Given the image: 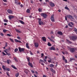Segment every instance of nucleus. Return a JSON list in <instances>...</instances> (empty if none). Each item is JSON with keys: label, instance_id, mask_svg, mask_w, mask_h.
Listing matches in <instances>:
<instances>
[{"label": "nucleus", "instance_id": "nucleus-1", "mask_svg": "<svg viewBox=\"0 0 77 77\" xmlns=\"http://www.w3.org/2000/svg\"><path fill=\"white\" fill-rule=\"evenodd\" d=\"M67 48L69 50L71 53H74L75 51V48H69V46H67Z\"/></svg>", "mask_w": 77, "mask_h": 77}, {"label": "nucleus", "instance_id": "nucleus-2", "mask_svg": "<svg viewBox=\"0 0 77 77\" xmlns=\"http://www.w3.org/2000/svg\"><path fill=\"white\" fill-rule=\"evenodd\" d=\"M70 40H72L73 41H74V40L77 39V37L75 35H73L70 37Z\"/></svg>", "mask_w": 77, "mask_h": 77}, {"label": "nucleus", "instance_id": "nucleus-3", "mask_svg": "<svg viewBox=\"0 0 77 77\" xmlns=\"http://www.w3.org/2000/svg\"><path fill=\"white\" fill-rule=\"evenodd\" d=\"M41 15L42 17H43V18H46L48 16V15H47V14H45L44 13H41Z\"/></svg>", "mask_w": 77, "mask_h": 77}, {"label": "nucleus", "instance_id": "nucleus-4", "mask_svg": "<svg viewBox=\"0 0 77 77\" xmlns=\"http://www.w3.org/2000/svg\"><path fill=\"white\" fill-rule=\"evenodd\" d=\"M2 68L4 70H7L8 71H10V70H11L10 68H7V67H6L5 66H3Z\"/></svg>", "mask_w": 77, "mask_h": 77}, {"label": "nucleus", "instance_id": "nucleus-5", "mask_svg": "<svg viewBox=\"0 0 77 77\" xmlns=\"http://www.w3.org/2000/svg\"><path fill=\"white\" fill-rule=\"evenodd\" d=\"M18 48L19 49V51L20 52H23V51H24V50H25V48H21L20 47H19Z\"/></svg>", "mask_w": 77, "mask_h": 77}, {"label": "nucleus", "instance_id": "nucleus-6", "mask_svg": "<svg viewBox=\"0 0 77 77\" xmlns=\"http://www.w3.org/2000/svg\"><path fill=\"white\" fill-rule=\"evenodd\" d=\"M7 12L8 14H12L13 13V11L11 10L10 9H8L7 10Z\"/></svg>", "mask_w": 77, "mask_h": 77}, {"label": "nucleus", "instance_id": "nucleus-7", "mask_svg": "<svg viewBox=\"0 0 77 77\" xmlns=\"http://www.w3.org/2000/svg\"><path fill=\"white\" fill-rule=\"evenodd\" d=\"M67 18H69V19H72V20H74V17L71 15H67Z\"/></svg>", "mask_w": 77, "mask_h": 77}, {"label": "nucleus", "instance_id": "nucleus-8", "mask_svg": "<svg viewBox=\"0 0 77 77\" xmlns=\"http://www.w3.org/2000/svg\"><path fill=\"white\" fill-rule=\"evenodd\" d=\"M51 19L52 22H54V14H52L51 16Z\"/></svg>", "mask_w": 77, "mask_h": 77}, {"label": "nucleus", "instance_id": "nucleus-9", "mask_svg": "<svg viewBox=\"0 0 77 77\" xmlns=\"http://www.w3.org/2000/svg\"><path fill=\"white\" fill-rule=\"evenodd\" d=\"M34 45L35 47L38 48L39 46V44L37 42H35L34 43Z\"/></svg>", "mask_w": 77, "mask_h": 77}, {"label": "nucleus", "instance_id": "nucleus-10", "mask_svg": "<svg viewBox=\"0 0 77 77\" xmlns=\"http://www.w3.org/2000/svg\"><path fill=\"white\" fill-rule=\"evenodd\" d=\"M49 4L51 6V7H54V6H55L54 4L52 3L51 2H49Z\"/></svg>", "mask_w": 77, "mask_h": 77}, {"label": "nucleus", "instance_id": "nucleus-11", "mask_svg": "<svg viewBox=\"0 0 77 77\" xmlns=\"http://www.w3.org/2000/svg\"><path fill=\"white\" fill-rule=\"evenodd\" d=\"M50 50H56V49H55V48L53 46H52L49 48Z\"/></svg>", "mask_w": 77, "mask_h": 77}, {"label": "nucleus", "instance_id": "nucleus-12", "mask_svg": "<svg viewBox=\"0 0 77 77\" xmlns=\"http://www.w3.org/2000/svg\"><path fill=\"white\" fill-rule=\"evenodd\" d=\"M24 72L27 75V74H28V72H29V70L27 69H25Z\"/></svg>", "mask_w": 77, "mask_h": 77}, {"label": "nucleus", "instance_id": "nucleus-13", "mask_svg": "<svg viewBox=\"0 0 77 77\" xmlns=\"http://www.w3.org/2000/svg\"><path fill=\"white\" fill-rule=\"evenodd\" d=\"M42 39L43 41L44 42H46V41H47V39H46V38L45 37H42Z\"/></svg>", "mask_w": 77, "mask_h": 77}, {"label": "nucleus", "instance_id": "nucleus-14", "mask_svg": "<svg viewBox=\"0 0 77 77\" xmlns=\"http://www.w3.org/2000/svg\"><path fill=\"white\" fill-rule=\"evenodd\" d=\"M28 65H29V66H31V67L33 68V64H32V63L29 62L28 63Z\"/></svg>", "mask_w": 77, "mask_h": 77}, {"label": "nucleus", "instance_id": "nucleus-15", "mask_svg": "<svg viewBox=\"0 0 77 77\" xmlns=\"http://www.w3.org/2000/svg\"><path fill=\"white\" fill-rule=\"evenodd\" d=\"M8 17L9 20H11V19H12V18H14V16L12 15H9Z\"/></svg>", "mask_w": 77, "mask_h": 77}, {"label": "nucleus", "instance_id": "nucleus-16", "mask_svg": "<svg viewBox=\"0 0 77 77\" xmlns=\"http://www.w3.org/2000/svg\"><path fill=\"white\" fill-rule=\"evenodd\" d=\"M14 41L16 42H19V43H21V41L18 40L17 39H15Z\"/></svg>", "mask_w": 77, "mask_h": 77}, {"label": "nucleus", "instance_id": "nucleus-17", "mask_svg": "<svg viewBox=\"0 0 77 77\" xmlns=\"http://www.w3.org/2000/svg\"><path fill=\"white\" fill-rule=\"evenodd\" d=\"M4 51V52H5V53L7 54V55H8V56H11V54L8 53V52H7L6 51Z\"/></svg>", "mask_w": 77, "mask_h": 77}, {"label": "nucleus", "instance_id": "nucleus-18", "mask_svg": "<svg viewBox=\"0 0 77 77\" xmlns=\"http://www.w3.org/2000/svg\"><path fill=\"white\" fill-rule=\"evenodd\" d=\"M26 45L27 48H28V49H30V47H29V44L27 43H26Z\"/></svg>", "mask_w": 77, "mask_h": 77}, {"label": "nucleus", "instance_id": "nucleus-19", "mask_svg": "<svg viewBox=\"0 0 77 77\" xmlns=\"http://www.w3.org/2000/svg\"><path fill=\"white\" fill-rule=\"evenodd\" d=\"M38 23L40 26H41L42 24H43V22H42V21H39V22H38Z\"/></svg>", "mask_w": 77, "mask_h": 77}, {"label": "nucleus", "instance_id": "nucleus-20", "mask_svg": "<svg viewBox=\"0 0 77 77\" xmlns=\"http://www.w3.org/2000/svg\"><path fill=\"white\" fill-rule=\"evenodd\" d=\"M57 33L58 35H63L62 32L60 31H58Z\"/></svg>", "mask_w": 77, "mask_h": 77}, {"label": "nucleus", "instance_id": "nucleus-21", "mask_svg": "<svg viewBox=\"0 0 77 77\" xmlns=\"http://www.w3.org/2000/svg\"><path fill=\"white\" fill-rule=\"evenodd\" d=\"M26 12L27 13H28V14H30V9H28L26 10Z\"/></svg>", "mask_w": 77, "mask_h": 77}, {"label": "nucleus", "instance_id": "nucleus-22", "mask_svg": "<svg viewBox=\"0 0 77 77\" xmlns=\"http://www.w3.org/2000/svg\"><path fill=\"white\" fill-rule=\"evenodd\" d=\"M66 41L68 43H69V44H72V42L68 39H66Z\"/></svg>", "mask_w": 77, "mask_h": 77}, {"label": "nucleus", "instance_id": "nucleus-23", "mask_svg": "<svg viewBox=\"0 0 77 77\" xmlns=\"http://www.w3.org/2000/svg\"><path fill=\"white\" fill-rule=\"evenodd\" d=\"M19 22L21 23V24H25V23L23 22V21L21 20H19Z\"/></svg>", "mask_w": 77, "mask_h": 77}, {"label": "nucleus", "instance_id": "nucleus-24", "mask_svg": "<svg viewBox=\"0 0 77 77\" xmlns=\"http://www.w3.org/2000/svg\"><path fill=\"white\" fill-rule=\"evenodd\" d=\"M26 58L28 62H30V57H26Z\"/></svg>", "mask_w": 77, "mask_h": 77}, {"label": "nucleus", "instance_id": "nucleus-25", "mask_svg": "<svg viewBox=\"0 0 77 77\" xmlns=\"http://www.w3.org/2000/svg\"><path fill=\"white\" fill-rule=\"evenodd\" d=\"M15 30L17 32V33H21V31H20V30H18V29H15Z\"/></svg>", "mask_w": 77, "mask_h": 77}, {"label": "nucleus", "instance_id": "nucleus-26", "mask_svg": "<svg viewBox=\"0 0 77 77\" xmlns=\"http://www.w3.org/2000/svg\"><path fill=\"white\" fill-rule=\"evenodd\" d=\"M11 67L14 68V69H17V68L13 65H11Z\"/></svg>", "mask_w": 77, "mask_h": 77}, {"label": "nucleus", "instance_id": "nucleus-27", "mask_svg": "<svg viewBox=\"0 0 77 77\" xmlns=\"http://www.w3.org/2000/svg\"><path fill=\"white\" fill-rule=\"evenodd\" d=\"M20 74H19V73H17L15 74V76L16 77H18L19 76Z\"/></svg>", "mask_w": 77, "mask_h": 77}, {"label": "nucleus", "instance_id": "nucleus-28", "mask_svg": "<svg viewBox=\"0 0 77 77\" xmlns=\"http://www.w3.org/2000/svg\"><path fill=\"white\" fill-rule=\"evenodd\" d=\"M18 51V49L17 48H16L14 49V52H15V53H17V51Z\"/></svg>", "mask_w": 77, "mask_h": 77}, {"label": "nucleus", "instance_id": "nucleus-29", "mask_svg": "<svg viewBox=\"0 0 77 77\" xmlns=\"http://www.w3.org/2000/svg\"><path fill=\"white\" fill-rule=\"evenodd\" d=\"M50 67L51 68H53V67H54V65L53 64H51L50 65Z\"/></svg>", "mask_w": 77, "mask_h": 77}, {"label": "nucleus", "instance_id": "nucleus-30", "mask_svg": "<svg viewBox=\"0 0 77 77\" xmlns=\"http://www.w3.org/2000/svg\"><path fill=\"white\" fill-rule=\"evenodd\" d=\"M4 21L5 23H8V20L6 19H4Z\"/></svg>", "mask_w": 77, "mask_h": 77}, {"label": "nucleus", "instance_id": "nucleus-31", "mask_svg": "<svg viewBox=\"0 0 77 77\" xmlns=\"http://www.w3.org/2000/svg\"><path fill=\"white\" fill-rule=\"evenodd\" d=\"M45 59H44V61H45V62H47V56H45Z\"/></svg>", "mask_w": 77, "mask_h": 77}, {"label": "nucleus", "instance_id": "nucleus-32", "mask_svg": "<svg viewBox=\"0 0 77 77\" xmlns=\"http://www.w3.org/2000/svg\"><path fill=\"white\" fill-rule=\"evenodd\" d=\"M48 45L49 47H51V44L50 43L48 42Z\"/></svg>", "mask_w": 77, "mask_h": 77}, {"label": "nucleus", "instance_id": "nucleus-33", "mask_svg": "<svg viewBox=\"0 0 77 77\" xmlns=\"http://www.w3.org/2000/svg\"><path fill=\"white\" fill-rule=\"evenodd\" d=\"M9 61H11L10 60H7V63H8V64H9V63H10L9 62Z\"/></svg>", "mask_w": 77, "mask_h": 77}, {"label": "nucleus", "instance_id": "nucleus-34", "mask_svg": "<svg viewBox=\"0 0 77 77\" xmlns=\"http://www.w3.org/2000/svg\"><path fill=\"white\" fill-rule=\"evenodd\" d=\"M9 40H10L11 42H14V40L13 39L10 38H9Z\"/></svg>", "mask_w": 77, "mask_h": 77}, {"label": "nucleus", "instance_id": "nucleus-35", "mask_svg": "<svg viewBox=\"0 0 77 77\" xmlns=\"http://www.w3.org/2000/svg\"><path fill=\"white\" fill-rule=\"evenodd\" d=\"M29 51L31 55H33V54L32 52V51Z\"/></svg>", "mask_w": 77, "mask_h": 77}, {"label": "nucleus", "instance_id": "nucleus-36", "mask_svg": "<svg viewBox=\"0 0 77 77\" xmlns=\"http://www.w3.org/2000/svg\"><path fill=\"white\" fill-rule=\"evenodd\" d=\"M6 73L7 74L8 76V77H10L11 75H9V72H7Z\"/></svg>", "mask_w": 77, "mask_h": 77}, {"label": "nucleus", "instance_id": "nucleus-37", "mask_svg": "<svg viewBox=\"0 0 77 77\" xmlns=\"http://www.w3.org/2000/svg\"><path fill=\"white\" fill-rule=\"evenodd\" d=\"M14 59L15 60V61L16 62H18V60H17V58L15 57H14Z\"/></svg>", "mask_w": 77, "mask_h": 77}, {"label": "nucleus", "instance_id": "nucleus-38", "mask_svg": "<svg viewBox=\"0 0 77 77\" xmlns=\"http://www.w3.org/2000/svg\"><path fill=\"white\" fill-rule=\"evenodd\" d=\"M38 10L39 12H42V9L41 8H38Z\"/></svg>", "mask_w": 77, "mask_h": 77}, {"label": "nucleus", "instance_id": "nucleus-39", "mask_svg": "<svg viewBox=\"0 0 77 77\" xmlns=\"http://www.w3.org/2000/svg\"><path fill=\"white\" fill-rule=\"evenodd\" d=\"M72 60H75V59L74 58H70V61H72Z\"/></svg>", "mask_w": 77, "mask_h": 77}, {"label": "nucleus", "instance_id": "nucleus-40", "mask_svg": "<svg viewBox=\"0 0 77 77\" xmlns=\"http://www.w3.org/2000/svg\"><path fill=\"white\" fill-rule=\"evenodd\" d=\"M74 30L75 32H77V29H76V28H75H75H74Z\"/></svg>", "mask_w": 77, "mask_h": 77}, {"label": "nucleus", "instance_id": "nucleus-41", "mask_svg": "<svg viewBox=\"0 0 77 77\" xmlns=\"http://www.w3.org/2000/svg\"><path fill=\"white\" fill-rule=\"evenodd\" d=\"M68 25V26H69V27H72V25H71V23H69Z\"/></svg>", "mask_w": 77, "mask_h": 77}, {"label": "nucleus", "instance_id": "nucleus-42", "mask_svg": "<svg viewBox=\"0 0 77 77\" xmlns=\"http://www.w3.org/2000/svg\"><path fill=\"white\" fill-rule=\"evenodd\" d=\"M65 9H67V10H69V8H68V7H65Z\"/></svg>", "mask_w": 77, "mask_h": 77}, {"label": "nucleus", "instance_id": "nucleus-43", "mask_svg": "<svg viewBox=\"0 0 77 77\" xmlns=\"http://www.w3.org/2000/svg\"><path fill=\"white\" fill-rule=\"evenodd\" d=\"M0 35H1V36H4V34H3L2 33H1Z\"/></svg>", "mask_w": 77, "mask_h": 77}, {"label": "nucleus", "instance_id": "nucleus-44", "mask_svg": "<svg viewBox=\"0 0 77 77\" xmlns=\"http://www.w3.org/2000/svg\"><path fill=\"white\" fill-rule=\"evenodd\" d=\"M7 30H3V32L4 33H6L7 32Z\"/></svg>", "mask_w": 77, "mask_h": 77}, {"label": "nucleus", "instance_id": "nucleus-45", "mask_svg": "<svg viewBox=\"0 0 77 77\" xmlns=\"http://www.w3.org/2000/svg\"><path fill=\"white\" fill-rule=\"evenodd\" d=\"M51 60H48V62H49V63H51Z\"/></svg>", "mask_w": 77, "mask_h": 77}, {"label": "nucleus", "instance_id": "nucleus-46", "mask_svg": "<svg viewBox=\"0 0 77 77\" xmlns=\"http://www.w3.org/2000/svg\"><path fill=\"white\" fill-rule=\"evenodd\" d=\"M74 17L75 19H77V17L76 15H74Z\"/></svg>", "mask_w": 77, "mask_h": 77}, {"label": "nucleus", "instance_id": "nucleus-47", "mask_svg": "<svg viewBox=\"0 0 77 77\" xmlns=\"http://www.w3.org/2000/svg\"><path fill=\"white\" fill-rule=\"evenodd\" d=\"M62 58L63 60H65V57L64 56H63Z\"/></svg>", "mask_w": 77, "mask_h": 77}, {"label": "nucleus", "instance_id": "nucleus-48", "mask_svg": "<svg viewBox=\"0 0 77 77\" xmlns=\"http://www.w3.org/2000/svg\"><path fill=\"white\" fill-rule=\"evenodd\" d=\"M40 62H43L44 63V61L43 60H42L41 59H40Z\"/></svg>", "mask_w": 77, "mask_h": 77}, {"label": "nucleus", "instance_id": "nucleus-49", "mask_svg": "<svg viewBox=\"0 0 77 77\" xmlns=\"http://www.w3.org/2000/svg\"><path fill=\"white\" fill-rule=\"evenodd\" d=\"M2 54H4V55H5V56H6L7 54H5V52H2Z\"/></svg>", "mask_w": 77, "mask_h": 77}, {"label": "nucleus", "instance_id": "nucleus-50", "mask_svg": "<svg viewBox=\"0 0 77 77\" xmlns=\"http://www.w3.org/2000/svg\"><path fill=\"white\" fill-rule=\"evenodd\" d=\"M44 54L43 53H42L41 54V57H43V56H44Z\"/></svg>", "mask_w": 77, "mask_h": 77}, {"label": "nucleus", "instance_id": "nucleus-51", "mask_svg": "<svg viewBox=\"0 0 77 77\" xmlns=\"http://www.w3.org/2000/svg\"><path fill=\"white\" fill-rule=\"evenodd\" d=\"M38 22L39 21H41V18H38Z\"/></svg>", "mask_w": 77, "mask_h": 77}, {"label": "nucleus", "instance_id": "nucleus-52", "mask_svg": "<svg viewBox=\"0 0 77 77\" xmlns=\"http://www.w3.org/2000/svg\"><path fill=\"white\" fill-rule=\"evenodd\" d=\"M7 36H9V37L11 36V35H10V34H7Z\"/></svg>", "mask_w": 77, "mask_h": 77}, {"label": "nucleus", "instance_id": "nucleus-53", "mask_svg": "<svg viewBox=\"0 0 77 77\" xmlns=\"http://www.w3.org/2000/svg\"><path fill=\"white\" fill-rule=\"evenodd\" d=\"M17 39H19V40L21 39V38H20V37L19 36H17Z\"/></svg>", "mask_w": 77, "mask_h": 77}, {"label": "nucleus", "instance_id": "nucleus-54", "mask_svg": "<svg viewBox=\"0 0 77 77\" xmlns=\"http://www.w3.org/2000/svg\"><path fill=\"white\" fill-rule=\"evenodd\" d=\"M50 71H51L52 72L53 70H54V69H53V68H51L50 69Z\"/></svg>", "mask_w": 77, "mask_h": 77}, {"label": "nucleus", "instance_id": "nucleus-55", "mask_svg": "<svg viewBox=\"0 0 77 77\" xmlns=\"http://www.w3.org/2000/svg\"><path fill=\"white\" fill-rule=\"evenodd\" d=\"M50 41H51L53 42H54V41L53 40L51 39H50Z\"/></svg>", "mask_w": 77, "mask_h": 77}, {"label": "nucleus", "instance_id": "nucleus-56", "mask_svg": "<svg viewBox=\"0 0 77 77\" xmlns=\"http://www.w3.org/2000/svg\"><path fill=\"white\" fill-rule=\"evenodd\" d=\"M65 63H68V61H67V60H66V59H65Z\"/></svg>", "mask_w": 77, "mask_h": 77}, {"label": "nucleus", "instance_id": "nucleus-57", "mask_svg": "<svg viewBox=\"0 0 77 77\" xmlns=\"http://www.w3.org/2000/svg\"><path fill=\"white\" fill-rule=\"evenodd\" d=\"M52 72H53V73H55V72H56V71L54 70Z\"/></svg>", "mask_w": 77, "mask_h": 77}, {"label": "nucleus", "instance_id": "nucleus-58", "mask_svg": "<svg viewBox=\"0 0 77 77\" xmlns=\"http://www.w3.org/2000/svg\"><path fill=\"white\" fill-rule=\"evenodd\" d=\"M8 46V43L6 42V44H5V47H7Z\"/></svg>", "mask_w": 77, "mask_h": 77}, {"label": "nucleus", "instance_id": "nucleus-59", "mask_svg": "<svg viewBox=\"0 0 77 77\" xmlns=\"http://www.w3.org/2000/svg\"><path fill=\"white\" fill-rule=\"evenodd\" d=\"M70 24H72V25L73 26L74 25V23H73L72 22H70Z\"/></svg>", "mask_w": 77, "mask_h": 77}, {"label": "nucleus", "instance_id": "nucleus-60", "mask_svg": "<svg viewBox=\"0 0 77 77\" xmlns=\"http://www.w3.org/2000/svg\"><path fill=\"white\" fill-rule=\"evenodd\" d=\"M31 72H32V73H33V74H35V72H34V71L33 70H31Z\"/></svg>", "mask_w": 77, "mask_h": 77}, {"label": "nucleus", "instance_id": "nucleus-61", "mask_svg": "<svg viewBox=\"0 0 77 77\" xmlns=\"http://www.w3.org/2000/svg\"><path fill=\"white\" fill-rule=\"evenodd\" d=\"M4 2H7V0H3Z\"/></svg>", "mask_w": 77, "mask_h": 77}, {"label": "nucleus", "instance_id": "nucleus-62", "mask_svg": "<svg viewBox=\"0 0 77 77\" xmlns=\"http://www.w3.org/2000/svg\"><path fill=\"white\" fill-rule=\"evenodd\" d=\"M30 2H31V3H33V0H31Z\"/></svg>", "mask_w": 77, "mask_h": 77}, {"label": "nucleus", "instance_id": "nucleus-63", "mask_svg": "<svg viewBox=\"0 0 77 77\" xmlns=\"http://www.w3.org/2000/svg\"><path fill=\"white\" fill-rule=\"evenodd\" d=\"M34 76L35 77H38L37 75L35 74H34Z\"/></svg>", "mask_w": 77, "mask_h": 77}, {"label": "nucleus", "instance_id": "nucleus-64", "mask_svg": "<svg viewBox=\"0 0 77 77\" xmlns=\"http://www.w3.org/2000/svg\"><path fill=\"white\" fill-rule=\"evenodd\" d=\"M43 77H47L46 75H43Z\"/></svg>", "mask_w": 77, "mask_h": 77}]
</instances>
